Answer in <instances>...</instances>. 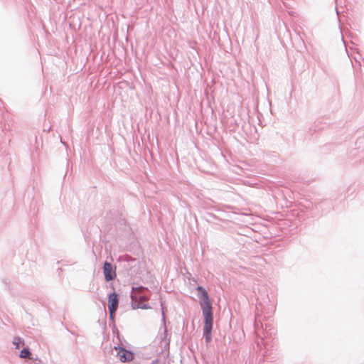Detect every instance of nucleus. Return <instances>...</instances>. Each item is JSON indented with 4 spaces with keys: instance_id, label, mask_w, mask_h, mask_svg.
Segmentation results:
<instances>
[{
    "instance_id": "f257e3e1",
    "label": "nucleus",
    "mask_w": 364,
    "mask_h": 364,
    "mask_svg": "<svg viewBox=\"0 0 364 364\" xmlns=\"http://www.w3.org/2000/svg\"><path fill=\"white\" fill-rule=\"evenodd\" d=\"M200 306L202 310L204 326L203 335L206 343L212 341V331L213 328V311L212 301L206 289L203 286L196 287Z\"/></svg>"
},
{
    "instance_id": "f03ea898",
    "label": "nucleus",
    "mask_w": 364,
    "mask_h": 364,
    "mask_svg": "<svg viewBox=\"0 0 364 364\" xmlns=\"http://www.w3.org/2000/svg\"><path fill=\"white\" fill-rule=\"evenodd\" d=\"M114 349L117 351V356L119 357V360L122 363H129L133 360L134 358V353L125 348L123 346H119V343H117V346H114Z\"/></svg>"
},
{
    "instance_id": "7ed1b4c3",
    "label": "nucleus",
    "mask_w": 364,
    "mask_h": 364,
    "mask_svg": "<svg viewBox=\"0 0 364 364\" xmlns=\"http://www.w3.org/2000/svg\"><path fill=\"white\" fill-rule=\"evenodd\" d=\"M103 274L105 277V280L107 282L113 281L117 277V273H116V266L112 265L110 262L108 261H105L103 263Z\"/></svg>"
},
{
    "instance_id": "20e7f679",
    "label": "nucleus",
    "mask_w": 364,
    "mask_h": 364,
    "mask_svg": "<svg viewBox=\"0 0 364 364\" xmlns=\"http://www.w3.org/2000/svg\"><path fill=\"white\" fill-rule=\"evenodd\" d=\"M117 261L120 263H124V268L126 270H129L132 268V266L130 265V263H133L136 262V258L132 257V256L125 254L123 255H120L117 259Z\"/></svg>"
},
{
    "instance_id": "39448f33",
    "label": "nucleus",
    "mask_w": 364,
    "mask_h": 364,
    "mask_svg": "<svg viewBox=\"0 0 364 364\" xmlns=\"http://www.w3.org/2000/svg\"><path fill=\"white\" fill-rule=\"evenodd\" d=\"M119 306V295L114 290L108 294V309H118Z\"/></svg>"
},
{
    "instance_id": "423d86ee",
    "label": "nucleus",
    "mask_w": 364,
    "mask_h": 364,
    "mask_svg": "<svg viewBox=\"0 0 364 364\" xmlns=\"http://www.w3.org/2000/svg\"><path fill=\"white\" fill-rule=\"evenodd\" d=\"M161 306H162V322L164 325V331L160 333V340L161 342H165L166 339H171V336L168 333L167 327L166 326V318L165 314L163 308V303L161 302Z\"/></svg>"
},
{
    "instance_id": "0eeeda50",
    "label": "nucleus",
    "mask_w": 364,
    "mask_h": 364,
    "mask_svg": "<svg viewBox=\"0 0 364 364\" xmlns=\"http://www.w3.org/2000/svg\"><path fill=\"white\" fill-rule=\"evenodd\" d=\"M326 124L323 122V120L319 119L314 122V123L309 127V133L310 134H314L318 130H322L326 127Z\"/></svg>"
},
{
    "instance_id": "6e6552de",
    "label": "nucleus",
    "mask_w": 364,
    "mask_h": 364,
    "mask_svg": "<svg viewBox=\"0 0 364 364\" xmlns=\"http://www.w3.org/2000/svg\"><path fill=\"white\" fill-rule=\"evenodd\" d=\"M122 216V214L119 212V210H109V212L107 213L108 218L112 220H118L121 219Z\"/></svg>"
},
{
    "instance_id": "1a4fd4ad",
    "label": "nucleus",
    "mask_w": 364,
    "mask_h": 364,
    "mask_svg": "<svg viewBox=\"0 0 364 364\" xmlns=\"http://www.w3.org/2000/svg\"><path fill=\"white\" fill-rule=\"evenodd\" d=\"M31 355V350L28 347L23 348L19 353V358H28Z\"/></svg>"
},
{
    "instance_id": "9d476101",
    "label": "nucleus",
    "mask_w": 364,
    "mask_h": 364,
    "mask_svg": "<svg viewBox=\"0 0 364 364\" xmlns=\"http://www.w3.org/2000/svg\"><path fill=\"white\" fill-rule=\"evenodd\" d=\"M109 309V320H110V321H112V324L114 325L115 324V315H116V311H117V309ZM109 325L111 326V323H109Z\"/></svg>"
},
{
    "instance_id": "9b49d317",
    "label": "nucleus",
    "mask_w": 364,
    "mask_h": 364,
    "mask_svg": "<svg viewBox=\"0 0 364 364\" xmlns=\"http://www.w3.org/2000/svg\"><path fill=\"white\" fill-rule=\"evenodd\" d=\"M171 339H166L165 342H160L162 351L169 352Z\"/></svg>"
},
{
    "instance_id": "f8f14e48",
    "label": "nucleus",
    "mask_w": 364,
    "mask_h": 364,
    "mask_svg": "<svg viewBox=\"0 0 364 364\" xmlns=\"http://www.w3.org/2000/svg\"><path fill=\"white\" fill-rule=\"evenodd\" d=\"M13 344L15 346L16 348H19L21 344H24V341L18 336H15L13 340Z\"/></svg>"
},
{
    "instance_id": "ddd939ff",
    "label": "nucleus",
    "mask_w": 364,
    "mask_h": 364,
    "mask_svg": "<svg viewBox=\"0 0 364 364\" xmlns=\"http://www.w3.org/2000/svg\"><path fill=\"white\" fill-rule=\"evenodd\" d=\"M131 299H132V307L133 309H140V306L141 305V303H140L139 301H135L134 299V296L132 294L131 295Z\"/></svg>"
},
{
    "instance_id": "4468645a",
    "label": "nucleus",
    "mask_w": 364,
    "mask_h": 364,
    "mask_svg": "<svg viewBox=\"0 0 364 364\" xmlns=\"http://www.w3.org/2000/svg\"><path fill=\"white\" fill-rule=\"evenodd\" d=\"M113 342L114 343H116V346L117 345V343H119V346H122V340H121V336H120V334L118 333L117 336H116L115 338H113Z\"/></svg>"
},
{
    "instance_id": "2eb2a0df",
    "label": "nucleus",
    "mask_w": 364,
    "mask_h": 364,
    "mask_svg": "<svg viewBox=\"0 0 364 364\" xmlns=\"http://www.w3.org/2000/svg\"><path fill=\"white\" fill-rule=\"evenodd\" d=\"M30 360H31V363H41V360L39 359L37 356H36L35 358L33 356H32L31 355L28 358Z\"/></svg>"
},
{
    "instance_id": "dca6fc26",
    "label": "nucleus",
    "mask_w": 364,
    "mask_h": 364,
    "mask_svg": "<svg viewBox=\"0 0 364 364\" xmlns=\"http://www.w3.org/2000/svg\"><path fill=\"white\" fill-rule=\"evenodd\" d=\"M114 326V328H112V333L114 334V337H116V336L118 335V333H119L118 329L117 328V327L115 326V324L113 325Z\"/></svg>"
},
{
    "instance_id": "f3484780",
    "label": "nucleus",
    "mask_w": 364,
    "mask_h": 364,
    "mask_svg": "<svg viewBox=\"0 0 364 364\" xmlns=\"http://www.w3.org/2000/svg\"><path fill=\"white\" fill-rule=\"evenodd\" d=\"M139 307L141 309H148L151 308L149 304H141Z\"/></svg>"
},
{
    "instance_id": "a211bd4d",
    "label": "nucleus",
    "mask_w": 364,
    "mask_h": 364,
    "mask_svg": "<svg viewBox=\"0 0 364 364\" xmlns=\"http://www.w3.org/2000/svg\"><path fill=\"white\" fill-rule=\"evenodd\" d=\"M139 299H141V300H145V301H146V300H148V299H149V296H146V295L143 294V295H140V296H139Z\"/></svg>"
},
{
    "instance_id": "6ab92c4d",
    "label": "nucleus",
    "mask_w": 364,
    "mask_h": 364,
    "mask_svg": "<svg viewBox=\"0 0 364 364\" xmlns=\"http://www.w3.org/2000/svg\"><path fill=\"white\" fill-rule=\"evenodd\" d=\"M254 326H255V331H257L259 326H258V323H257V319L255 321Z\"/></svg>"
},
{
    "instance_id": "aec40b11",
    "label": "nucleus",
    "mask_w": 364,
    "mask_h": 364,
    "mask_svg": "<svg viewBox=\"0 0 364 364\" xmlns=\"http://www.w3.org/2000/svg\"><path fill=\"white\" fill-rule=\"evenodd\" d=\"M151 364H159V361L158 359H154L152 360Z\"/></svg>"
},
{
    "instance_id": "412c9836",
    "label": "nucleus",
    "mask_w": 364,
    "mask_h": 364,
    "mask_svg": "<svg viewBox=\"0 0 364 364\" xmlns=\"http://www.w3.org/2000/svg\"><path fill=\"white\" fill-rule=\"evenodd\" d=\"M137 289H144V287L142 286H139L138 287H136Z\"/></svg>"
},
{
    "instance_id": "4be33fe9",
    "label": "nucleus",
    "mask_w": 364,
    "mask_h": 364,
    "mask_svg": "<svg viewBox=\"0 0 364 364\" xmlns=\"http://www.w3.org/2000/svg\"><path fill=\"white\" fill-rule=\"evenodd\" d=\"M31 364H41V363H37V362H36V363H31Z\"/></svg>"
}]
</instances>
